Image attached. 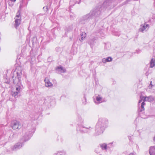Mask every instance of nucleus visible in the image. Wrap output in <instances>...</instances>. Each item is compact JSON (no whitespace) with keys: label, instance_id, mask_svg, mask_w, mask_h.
Wrapping results in <instances>:
<instances>
[{"label":"nucleus","instance_id":"obj_1","mask_svg":"<svg viewBox=\"0 0 155 155\" xmlns=\"http://www.w3.org/2000/svg\"><path fill=\"white\" fill-rule=\"evenodd\" d=\"M100 13V11L98 8L92 10L89 14L84 15L81 18L80 22L81 24H84L89 19H93L94 22L92 24H94L96 21V18L98 17Z\"/></svg>","mask_w":155,"mask_h":155},{"label":"nucleus","instance_id":"obj_2","mask_svg":"<svg viewBox=\"0 0 155 155\" xmlns=\"http://www.w3.org/2000/svg\"><path fill=\"white\" fill-rule=\"evenodd\" d=\"M108 121L107 119L105 118H100L95 126L96 135H99L103 132L104 131L108 126Z\"/></svg>","mask_w":155,"mask_h":155},{"label":"nucleus","instance_id":"obj_3","mask_svg":"<svg viewBox=\"0 0 155 155\" xmlns=\"http://www.w3.org/2000/svg\"><path fill=\"white\" fill-rule=\"evenodd\" d=\"M32 135V133H31L29 135H27L26 137L25 136H24L19 142L11 147V150L12 151H16L20 149L24 146V143L29 139L30 137H31Z\"/></svg>","mask_w":155,"mask_h":155},{"label":"nucleus","instance_id":"obj_4","mask_svg":"<svg viewBox=\"0 0 155 155\" xmlns=\"http://www.w3.org/2000/svg\"><path fill=\"white\" fill-rule=\"evenodd\" d=\"M78 130L82 133L87 132L88 130H91L92 129L91 126H87L84 124V121L82 119H81V122L78 124Z\"/></svg>","mask_w":155,"mask_h":155},{"label":"nucleus","instance_id":"obj_5","mask_svg":"<svg viewBox=\"0 0 155 155\" xmlns=\"http://www.w3.org/2000/svg\"><path fill=\"white\" fill-rule=\"evenodd\" d=\"M17 77H15V79H14V76H12L13 79V82L15 84H18L20 83V78L22 74L21 71H19V72H16Z\"/></svg>","mask_w":155,"mask_h":155},{"label":"nucleus","instance_id":"obj_6","mask_svg":"<svg viewBox=\"0 0 155 155\" xmlns=\"http://www.w3.org/2000/svg\"><path fill=\"white\" fill-rule=\"evenodd\" d=\"M114 3V2L111 0H106L103 3V6L108 9H110L115 6Z\"/></svg>","mask_w":155,"mask_h":155},{"label":"nucleus","instance_id":"obj_7","mask_svg":"<svg viewBox=\"0 0 155 155\" xmlns=\"http://www.w3.org/2000/svg\"><path fill=\"white\" fill-rule=\"evenodd\" d=\"M11 126L14 130L19 129L21 127V125L20 122L17 120L13 121L12 122Z\"/></svg>","mask_w":155,"mask_h":155},{"label":"nucleus","instance_id":"obj_8","mask_svg":"<svg viewBox=\"0 0 155 155\" xmlns=\"http://www.w3.org/2000/svg\"><path fill=\"white\" fill-rule=\"evenodd\" d=\"M149 27V25L148 24H144L140 25V27L139 29V31L144 32L147 31Z\"/></svg>","mask_w":155,"mask_h":155},{"label":"nucleus","instance_id":"obj_9","mask_svg":"<svg viewBox=\"0 0 155 155\" xmlns=\"http://www.w3.org/2000/svg\"><path fill=\"white\" fill-rule=\"evenodd\" d=\"M21 88L20 86L17 87L16 88V91L12 92V95L15 97H17V95L20 92Z\"/></svg>","mask_w":155,"mask_h":155},{"label":"nucleus","instance_id":"obj_10","mask_svg":"<svg viewBox=\"0 0 155 155\" xmlns=\"http://www.w3.org/2000/svg\"><path fill=\"white\" fill-rule=\"evenodd\" d=\"M143 99H144V101H148L149 102L153 101L155 99V97L151 96L149 97H143Z\"/></svg>","mask_w":155,"mask_h":155},{"label":"nucleus","instance_id":"obj_11","mask_svg":"<svg viewBox=\"0 0 155 155\" xmlns=\"http://www.w3.org/2000/svg\"><path fill=\"white\" fill-rule=\"evenodd\" d=\"M15 23L14 26L17 29V28L20 25L21 22V18H15Z\"/></svg>","mask_w":155,"mask_h":155},{"label":"nucleus","instance_id":"obj_12","mask_svg":"<svg viewBox=\"0 0 155 155\" xmlns=\"http://www.w3.org/2000/svg\"><path fill=\"white\" fill-rule=\"evenodd\" d=\"M149 153L150 155H155V146H151L150 147Z\"/></svg>","mask_w":155,"mask_h":155},{"label":"nucleus","instance_id":"obj_13","mask_svg":"<svg viewBox=\"0 0 155 155\" xmlns=\"http://www.w3.org/2000/svg\"><path fill=\"white\" fill-rule=\"evenodd\" d=\"M45 86L47 87H51L52 86V84L50 82L49 80L45 79Z\"/></svg>","mask_w":155,"mask_h":155},{"label":"nucleus","instance_id":"obj_14","mask_svg":"<svg viewBox=\"0 0 155 155\" xmlns=\"http://www.w3.org/2000/svg\"><path fill=\"white\" fill-rule=\"evenodd\" d=\"M56 70L59 73H64L66 71V70L64 69L62 67H58L56 68Z\"/></svg>","mask_w":155,"mask_h":155},{"label":"nucleus","instance_id":"obj_15","mask_svg":"<svg viewBox=\"0 0 155 155\" xmlns=\"http://www.w3.org/2000/svg\"><path fill=\"white\" fill-rule=\"evenodd\" d=\"M81 38L79 39L82 42L86 37V34L85 32H82L80 34Z\"/></svg>","mask_w":155,"mask_h":155},{"label":"nucleus","instance_id":"obj_16","mask_svg":"<svg viewBox=\"0 0 155 155\" xmlns=\"http://www.w3.org/2000/svg\"><path fill=\"white\" fill-rule=\"evenodd\" d=\"M102 98L100 97V96H98L96 97V101H94V102L95 103L98 104L101 102Z\"/></svg>","mask_w":155,"mask_h":155},{"label":"nucleus","instance_id":"obj_17","mask_svg":"<svg viewBox=\"0 0 155 155\" xmlns=\"http://www.w3.org/2000/svg\"><path fill=\"white\" fill-rule=\"evenodd\" d=\"M155 66V59L152 58L151 59L150 62V68H153Z\"/></svg>","mask_w":155,"mask_h":155},{"label":"nucleus","instance_id":"obj_18","mask_svg":"<svg viewBox=\"0 0 155 155\" xmlns=\"http://www.w3.org/2000/svg\"><path fill=\"white\" fill-rule=\"evenodd\" d=\"M54 155H67L66 153L64 151H58L55 153Z\"/></svg>","mask_w":155,"mask_h":155},{"label":"nucleus","instance_id":"obj_19","mask_svg":"<svg viewBox=\"0 0 155 155\" xmlns=\"http://www.w3.org/2000/svg\"><path fill=\"white\" fill-rule=\"evenodd\" d=\"M145 104V103L144 102H143L142 103L141 105V108L140 109V108L138 109V111L139 112H142L144 110V105Z\"/></svg>","mask_w":155,"mask_h":155},{"label":"nucleus","instance_id":"obj_20","mask_svg":"<svg viewBox=\"0 0 155 155\" xmlns=\"http://www.w3.org/2000/svg\"><path fill=\"white\" fill-rule=\"evenodd\" d=\"M100 146L102 149L103 150H106L107 149V145L105 143L100 144Z\"/></svg>","mask_w":155,"mask_h":155},{"label":"nucleus","instance_id":"obj_21","mask_svg":"<svg viewBox=\"0 0 155 155\" xmlns=\"http://www.w3.org/2000/svg\"><path fill=\"white\" fill-rule=\"evenodd\" d=\"M20 11L19 10L17 13L16 15L15 18H21V17L20 15Z\"/></svg>","mask_w":155,"mask_h":155},{"label":"nucleus","instance_id":"obj_22","mask_svg":"<svg viewBox=\"0 0 155 155\" xmlns=\"http://www.w3.org/2000/svg\"><path fill=\"white\" fill-rule=\"evenodd\" d=\"M96 40V38H94L93 39H91L88 42V43L91 45L94 43V42L95 40Z\"/></svg>","mask_w":155,"mask_h":155},{"label":"nucleus","instance_id":"obj_23","mask_svg":"<svg viewBox=\"0 0 155 155\" xmlns=\"http://www.w3.org/2000/svg\"><path fill=\"white\" fill-rule=\"evenodd\" d=\"M106 59L107 62L111 61L112 60V58L110 57H108L107 58H106Z\"/></svg>","mask_w":155,"mask_h":155},{"label":"nucleus","instance_id":"obj_24","mask_svg":"<svg viewBox=\"0 0 155 155\" xmlns=\"http://www.w3.org/2000/svg\"><path fill=\"white\" fill-rule=\"evenodd\" d=\"M43 9L45 12H46L48 9V6H46L43 7Z\"/></svg>","mask_w":155,"mask_h":155},{"label":"nucleus","instance_id":"obj_25","mask_svg":"<svg viewBox=\"0 0 155 155\" xmlns=\"http://www.w3.org/2000/svg\"><path fill=\"white\" fill-rule=\"evenodd\" d=\"M154 85H155L154 84H152V81H151L150 84L149 85V87L150 88H152V87L153 86H154Z\"/></svg>","mask_w":155,"mask_h":155},{"label":"nucleus","instance_id":"obj_26","mask_svg":"<svg viewBox=\"0 0 155 155\" xmlns=\"http://www.w3.org/2000/svg\"><path fill=\"white\" fill-rule=\"evenodd\" d=\"M143 97H142L141 96H140V100L139 101V102H138V104H139V103H140L141 102H142V100H143V101H144V99H143ZM144 101H143V102H144Z\"/></svg>","mask_w":155,"mask_h":155},{"label":"nucleus","instance_id":"obj_27","mask_svg":"<svg viewBox=\"0 0 155 155\" xmlns=\"http://www.w3.org/2000/svg\"><path fill=\"white\" fill-rule=\"evenodd\" d=\"M102 61L104 63H105L107 62L106 60V58H104L102 59Z\"/></svg>","mask_w":155,"mask_h":155},{"label":"nucleus","instance_id":"obj_28","mask_svg":"<svg viewBox=\"0 0 155 155\" xmlns=\"http://www.w3.org/2000/svg\"><path fill=\"white\" fill-rule=\"evenodd\" d=\"M12 2H15L16 0H10Z\"/></svg>","mask_w":155,"mask_h":155},{"label":"nucleus","instance_id":"obj_29","mask_svg":"<svg viewBox=\"0 0 155 155\" xmlns=\"http://www.w3.org/2000/svg\"><path fill=\"white\" fill-rule=\"evenodd\" d=\"M84 99L85 100H86V97L85 96H84Z\"/></svg>","mask_w":155,"mask_h":155},{"label":"nucleus","instance_id":"obj_30","mask_svg":"<svg viewBox=\"0 0 155 155\" xmlns=\"http://www.w3.org/2000/svg\"><path fill=\"white\" fill-rule=\"evenodd\" d=\"M133 155V153H130V155Z\"/></svg>","mask_w":155,"mask_h":155}]
</instances>
